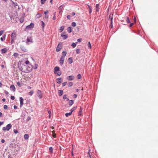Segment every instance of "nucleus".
Listing matches in <instances>:
<instances>
[{
  "label": "nucleus",
  "mask_w": 158,
  "mask_h": 158,
  "mask_svg": "<svg viewBox=\"0 0 158 158\" xmlns=\"http://www.w3.org/2000/svg\"><path fill=\"white\" fill-rule=\"evenodd\" d=\"M20 48L22 51L24 52H27V49L26 48V47L22 45H20Z\"/></svg>",
  "instance_id": "9d476101"
},
{
  "label": "nucleus",
  "mask_w": 158,
  "mask_h": 158,
  "mask_svg": "<svg viewBox=\"0 0 158 158\" xmlns=\"http://www.w3.org/2000/svg\"><path fill=\"white\" fill-rule=\"evenodd\" d=\"M90 150L89 149L88 152V154L89 157V158H92L91 157V155L90 154Z\"/></svg>",
  "instance_id": "3c124183"
},
{
  "label": "nucleus",
  "mask_w": 158,
  "mask_h": 158,
  "mask_svg": "<svg viewBox=\"0 0 158 158\" xmlns=\"http://www.w3.org/2000/svg\"><path fill=\"white\" fill-rule=\"evenodd\" d=\"M76 23L75 22H73L72 23L71 25L73 27H75L76 26Z\"/></svg>",
  "instance_id": "a19ab883"
},
{
  "label": "nucleus",
  "mask_w": 158,
  "mask_h": 158,
  "mask_svg": "<svg viewBox=\"0 0 158 158\" xmlns=\"http://www.w3.org/2000/svg\"><path fill=\"white\" fill-rule=\"evenodd\" d=\"M87 6L88 8L89 9V13L90 14L92 12V7L88 5H87Z\"/></svg>",
  "instance_id": "a211bd4d"
},
{
  "label": "nucleus",
  "mask_w": 158,
  "mask_h": 158,
  "mask_svg": "<svg viewBox=\"0 0 158 158\" xmlns=\"http://www.w3.org/2000/svg\"><path fill=\"white\" fill-rule=\"evenodd\" d=\"M7 108H8V106L7 105H5L4 106H3V108L4 109H7Z\"/></svg>",
  "instance_id": "6e6d98bb"
},
{
  "label": "nucleus",
  "mask_w": 158,
  "mask_h": 158,
  "mask_svg": "<svg viewBox=\"0 0 158 158\" xmlns=\"http://www.w3.org/2000/svg\"><path fill=\"white\" fill-rule=\"evenodd\" d=\"M74 102L73 100H70L69 102V104L70 106H72L74 103Z\"/></svg>",
  "instance_id": "412c9836"
},
{
  "label": "nucleus",
  "mask_w": 158,
  "mask_h": 158,
  "mask_svg": "<svg viewBox=\"0 0 158 158\" xmlns=\"http://www.w3.org/2000/svg\"><path fill=\"white\" fill-rule=\"evenodd\" d=\"M15 39H11V44H12L14 42Z\"/></svg>",
  "instance_id": "680f3d73"
},
{
  "label": "nucleus",
  "mask_w": 158,
  "mask_h": 158,
  "mask_svg": "<svg viewBox=\"0 0 158 158\" xmlns=\"http://www.w3.org/2000/svg\"><path fill=\"white\" fill-rule=\"evenodd\" d=\"M72 112H70L69 113H67L65 114V115L66 117H68L69 116H70L72 114Z\"/></svg>",
  "instance_id": "cd10ccee"
},
{
  "label": "nucleus",
  "mask_w": 158,
  "mask_h": 158,
  "mask_svg": "<svg viewBox=\"0 0 158 158\" xmlns=\"http://www.w3.org/2000/svg\"><path fill=\"white\" fill-rule=\"evenodd\" d=\"M41 16V14L39 13H38L36 15V17L37 18H40Z\"/></svg>",
  "instance_id": "2f4dec72"
},
{
  "label": "nucleus",
  "mask_w": 158,
  "mask_h": 158,
  "mask_svg": "<svg viewBox=\"0 0 158 158\" xmlns=\"http://www.w3.org/2000/svg\"><path fill=\"white\" fill-rule=\"evenodd\" d=\"M4 93L6 95H8V94H9L8 92L6 90H4Z\"/></svg>",
  "instance_id": "4d7b16f0"
},
{
  "label": "nucleus",
  "mask_w": 158,
  "mask_h": 158,
  "mask_svg": "<svg viewBox=\"0 0 158 158\" xmlns=\"http://www.w3.org/2000/svg\"><path fill=\"white\" fill-rule=\"evenodd\" d=\"M15 98V97L13 96H11L10 97V99L12 100H14Z\"/></svg>",
  "instance_id": "13d9d810"
},
{
  "label": "nucleus",
  "mask_w": 158,
  "mask_h": 158,
  "mask_svg": "<svg viewBox=\"0 0 158 158\" xmlns=\"http://www.w3.org/2000/svg\"><path fill=\"white\" fill-rule=\"evenodd\" d=\"M67 84V82H63V83H62V86L63 87H64V86H65Z\"/></svg>",
  "instance_id": "5fc2aeb1"
},
{
  "label": "nucleus",
  "mask_w": 158,
  "mask_h": 158,
  "mask_svg": "<svg viewBox=\"0 0 158 158\" xmlns=\"http://www.w3.org/2000/svg\"><path fill=\"white\" fill-rule=\"evenodd\" d=\"M61 78L60 77L57 78L56 79L57 83L59 84H60L61 82Z\"/></svg>",
  "instance_id": "393cba45"
},
{
  "label": "nucleus",
  "mask_w": 158,
  "mask_h": 158,
  "mask_svg": "<svg viewBox=\"0 0 158 158\" xmlns=\"http://www.w3.org/2000/svg\"><path fill=\"white\" fill-rule=\"evenodd\" d=\"M41 23L42 24L41 26L43 29H44L45 26V24L43 21H41Z\"/></svg>",
  "instance_id": "bb28decb"
},
{
  "label": "nucleus",
  "mask_w": 158,
  "mask_h": 158,
  "mask_svg": "<svg viewBox=\"0 0 158 158\" xmlns=\"http://www.w3.org/2000/svg\"><path fill=\"white\" fill-rule=\"evenodd\" d=\"M5 37H6V34H4V36L2 37L1 38L0 40L2 41H3L5 39Z\"/></svg>",
  "instance_id": "c756f323"
},
{
  "label": "nucleus",
  "mask_w": 158,
  "mask_h": 158,
  "mask_svg": "<svg viewBox=\"0 0 158 158\" xmlns=\"http://www.w3.org/2000/svg\"><path fill=\"white\" fill-rule=\"evenodd\" d=\"M76 53L77 54H79L80 53V49H77L76 50Z\"/></svg>",
  "instance_id": "e433bc0d"
},
{
  "label": "nucleus",
  "mask_w": 158,
  "mask_h": 158,
  "mask_svg": "<svg viewBox=\"0 0 158 158\" xmlns=\"http://www.w3.org/2000/svg\"><path fill=\"white\" fill-rule=\"evenodd\" d=\"M82 39H77V41L79 42H81V41Z\"/></svg>",
  "instance_id": "052dcab7"
},
{
  "label": "nucleus",
  "mask_w": 158,
  "mask_h": 158,
  "mask_svg": "<svg viewBox=\"0 0 158 158\" xmlns=\"http://www.w3.org/2000/svg\"><path fill=\"white\" fill-rule=\"evenodd\" d=\"M62 44V43L60 42L58 44L57 47L56 48V52H59L62 49V46L61 45V44Z\"/></svg>",
  "instance_id": "0eeeda50"
},
{
  "label": "nucleus",
  "mask_w": 158,
  "mask_h": 158,
  "mask_svg": "<svg viewBox=\"0 0 158 158\" xmlns=\"http://www.w3.org/2000/svg\"><path fill=\"white\" fill-rule=\"evenodd\" d=\"M54 73L55 74H57L58 76L61 75V73L60 72V68L59 67H56L54 69Z\"/></svg>",
  "instance_id": "7ed1b4c3"
},
{
  "label": "nucleus",
  "mask_w": 158,
  "mask_h": 158,
  "mask_svg": "<svg viewBox=\"0 0 158 158\" xmlns=\"http://www.w3.org/2000/svg\"><path fill=\"white\" fill-rule=\"evenodd\" d=\"M71 45L73 48H74L76 47V44H75L74 43H72Z\"/></svg>",
  "instance_id": "79ce46f5"
},
{
  "label": "nucleus",
  "mask_w": 158,
  "mask_h": 158,
  "mask_svg": "<svg viewBox=\"0 0 158 158\" xmlns=\"http://www.w3.org/2000/svg\"><path fill=\"white\" fill-rule=\"evenodd\" d=\"M64 26H62L60 27L59 29V31L60 32H62L64 30Z\"/></svg>",
  "instance_id": "a878e982"
},
{
  "label": "nucleus",
  "mask_w": 158,
  "mask_h": 158,
  "mask_svg": "<svg viewBox=\"0 0 158 158\" xmlns=\"http://www.w3.org/2000/svg\"><path fill=\"white\" fill-rule=\"evenodd\" d=\"M13 56H14L17 57L18 56V53L15 52Z\"/></svg>",
  "instance_id": "8fccbe9b"
},
{
  "label": "nucleus",
  "mask_w": 158,
  "mask_h": 158,
  "mask_svg": "<svg viewBox=\"0 0 158 158\" xmlns=\"http://www.w3.org/2000/svg\"><path fill=\"white\" fill-rule=\"evenodd\" d=\"M66 79L69 81H72L74 79V77L73 75L68 76L67 77Z\"/></svg>",
  "instance_id": "ddd939ff"
},
{
  "label": "nucleus",
  "mask_w": 158,
  "mask_h": 158,
  "mask_svg": "<svg viewBox=\"0 0 158 158\" xmlns=\"http://www.w3.org/2000/svg\"><path fill=\"white\" fill-rule=\"evenodd\" d=\"M34 27V24L33 23H31L30 25L26 26V30H29L33 28Z\"/></svg>",
  "instance_id": "39448f33"
},
{
  "label": "nucleus",
  "mask_w": 158,
  "mask_h": 158,
  "mask_svg": "<svg viewBox=\"0 0 158 158\" xmlns=\"http://www.w3.org/2000/svg\"><path fill=\"white\" fill-rule=\"evenodd\" d=\"M82 109L81 107H80L79 110V111L78 112V116H81V113L82 112Z\"/></svg>",
  "instance_id": "5701e85b"
},
{
  "label": "nucleus",
  "mask_w": 158,
  "mask_h": 158,
  "mask_svg": "<svg viewBox=\"0 0 158 158\" xmlns=\"http://www.w3.org/2000/svg\"><path fill=\"white\" fill-rule=\"evenodd\" d=\"M15 134H17L18 132V131L17 130L14 129L13 130Z\"/></svg>",
  "instance_id": "09e8293b"
},
{
  "label": "nucleus",
  "mask_w": 158,
  "mask_h": 158,
  "mask_svg": "<svg viewBox=\"0 0 158 158\" xmlns=\"http://www.w3.org/2000/svg\"><path fill=\"white\" fill-rule=\"evenodd\" d=\"M68 62L69 64H72L73 62V59L72 57H70L68 59Z\"/></svg>",
  "instance_id": "4be33fe9"
},
{
  "label": "nucleus",
  "mask_w": 158,
  "mask_h": 158,
  "mask_svg": "<svg viewBox=\"0 0 158 158\" xmlns=\"http://www.w3.org/2000/svg\"><path fill=\"white\" fill-rule=\"evenodd\" d=\"M73 97L74 98H76L77 97V94H74L73 95Z\"/></svg>",
  "instance_id": "338daca9"
},
{
  "label": "nucleus",
  "mask_w": 158,
  "mask_h": 158,
  "mask_svg": "<svg viewBox=\"0 0 158 158\" xmlns=\"http://www.w3.org/2000/svg\"><path fill=\"white\" fill-rule=\"evenodd\" d=\"M126 21L128 23H130L131 22L130 20L128 17H126Z\"/></svg>",
  "instance_id": "473e14b6"
},
{
  "label": "nucleus",
  "mask_w": 158,
  "mask_h": 158,
  "mask_svg": "<svg viewBox=\"0 0 158 158\" xmlns=\"http://www.w3.org/2000/svg\"><path fill=\"white\" fill-rule=\"evenodd\" d=\"M37 95L40 99L42 98V92L41 90H38L37 91Z\"/></svg>",
  "instance_id": "1a4fd4ad"
},
{
  "label": "nucleus",
  "mask_w": 158,
  "mask_h": 158,
  "mask_svg": "<svg viewBox=\"0 0 158 158\" xmlns=\"http://www.w3.org/2000/svg\"><path fill=\"white\" fill-rule=\"evenodd\" d=\"M87 45H88V47L89 48H91V45L89 41L88 42Z\"/></svg>",
  "instance_id": "ea45409f"
},
{
  "label": "nucleus",
  "mask_w": 158,
  "mask_h": 158,
  "mask_svg": "<svg viewBox=\"0 0 158 158\" xmlns=\"http://www.w3.org/2000/svg\"><path fill=\"white\" fill-rule=\"evenodd\" d=\"M14 109L15 110V109H16L17 108V106H16L14 105Z\"/></svg>",
  "instance_id": "774afa93"
},
{
  "label": "nucleus",
  "mask_w": 158,
  "mask_h": 158,
  "mask_svg": "<svg viewBox=\"0 0 158 158\" xmlns=\"http://www.w3.org/2000/svg\"><path fill=\"white\" fill-rule=\"evenodd\" d=\"M58 94L59 96H61L63 94V91L62 90H59L58 91Z\"/></svg>",
  "instance_id": "aec40b11"
},
{
  "label": "nucleus",
  "mask_w": 158,
  "mask_h": 158,
  "mask_svg": "<svg viewBox=\"0 0 158 158\" xmlns=\"http://www.w3.org/2000/svg\"><path fill=\"white\" fill-rule=\"evenodd\" d=\"M18 66L19 69L21 71L24 73H25V69L26 67V65L24 64H21V63L19 61L18 63Z\"/></svg>",
  "instance_id": "f03ea898"
},
{
  "label": "nucleus",
  "mask_w": 158,
  "mask_h": 158,
  "mask_svg": "<svg viewBox=\"0 0 158 158\" xmlns=\"http://www.w3.org/2000/svg\"><path fill=\"white\" fill-rule=\"evenodd\" d=\"M67 18L68 19H70V15H68L67 16Z\"/></svg>",
  "instance_id": "e2e57ef3"
},
{
  "label": "nucleus",
  "mask_w": 158,
  "mask_h": 158,
  "mask_svg": "<svg viewBox=\"0 0 158 158\" xmlns=\"http://www.w3.org/2000/svg\"><path fill=\"white\" fill-rule=\"evenodd\" d=\"M31 119V118L30 116H28L27 119V121H29Z\"/></svg>",
  "instance_id": "de8ad7c7"
},
{
  "label": "nucleus",
  "mask_w": 158,
  "mask_h": 158,
  "mask_svg": "<svg viewBox=\"0 0 158 158\" xmlns=\"http://www.w3.org/2000/svg\"><path fill=\"white\" fill-rule=\"evenodd\" d=\"M31 66H28L26 65V67L25 69V73H28L31 72L32 70V65H31Z\"/></svg>",
  "instance_id": "423d86ee"
},
{
  "label": "nucleus",
  "mask_w": 158,
  "mask_h": 158,
  "mask_svg": "<svg viewBox=\"0 0 158 158\" xmlns=\"http://www.w3.org/2000/svg\"><path fill=\"white\" fill-rule=\"evenodd\" d=\"M46 0H41V3L42 4H44Z\"/></svg>",
  "instance_id": "49530a36"
},
{
  "label": "nucleus",
  "mask_w": 158,
  "mask_h": 158,
  "mask_svg": "<svg viewBox=\"0 0 158 158\" xmlns=\"http://www.w3.org/2000/svg\"><path fill=\"white\" fill-rule=\"evenodd\" d=\"M7 50L6 48H3L1 50V52L2 54L5 53L7 52Z\"/></svg>",
  "instance_id": "dca6fc26"
},
{
  "label": "nucleus",
  "mask_w": 158,
  "mask_h": 158,
  "mask_svg": "<svg viewBox=\"0 0 158 158\" xmlns=\"http://www.w3.org/2000/svg\"><path fill=\"white\" fill-rule=\"evenodd\" d=\"M13 4H14V6L15 8H17V6H18V7H19V6L18 5V4L17 3L13 2Z\"/></svg>",
  "instance_id": "c03bdc74"
},
{
  "label": "nucleus",
  "mask_w": 158,
  "mask_h": 158,
  "mask_svg": "<svg viewBox=\"0 0 158 158\" xmlns=\"http://www.w3.org/2000/svg\"><path fill=\"white\" fill-rule=\"evenodd\" d=\"M4 31L3 30H1L0 31V36L2 35L4 32Z\"/></svg>",
  "instance_id": "603ef678"
},
{
  "label": "nucleus",
  "mask_w": 158,
  "mask_h": 158,
  "mask_svg": "<svg viewBox=\"0 0 158 158\" xmlns=\"http://www.w3.org/2000/svg\"><path fill=\"white\" fill-rule=\"evenodd\" d=\"M63 9V5H61L58 8V10H60L59 13H61L62 12V9Z\"/></svg>",
  "instance_id": "b1692460"
},
{
  "label": "nucleus",
  "mask_w": 158,
  "mask_h": 158,
  "mask_svg": "<svg viewBox=\"0 0 158 158\" xmlns=\"http://www.w3.org/2000/svg\"><path fill=\"white\" fill-rule=\"evenodd\" d=\"M10 89L11 91H12L14 92H15L16 90L15 88L14 85H11L10 86Z\"/></svg>",
  "instance_id": "f8f14e48"
},
{
  "label": "nucleus",
  "mask_w": 158,
  "mask_h": 158,
  "mask_svg": "<svg viewBox=\"0 0 158 158\" xmlns=\"http://www.w3.org/2000/svg\"><path fill=\"white\" fill-rule=\"evenodd\" d=\"M49 151L51 152V153H52L53 152V148L52 147H50L49 148Z\"/></svg>",
  "instance_id": "c9c22d12"
},
{
  "label": "nucleus",
  "mask_w": 158,
  "mask_h": 158,
  "mask_svg": "<svg viewBox=\"0 0 158 158\" xmlns=\"http://www.w3.org/2000/svg\"><path fill=\"white\" fill-rule=\"evenodd\" d=\"M67 98V95L66 94H64L63 95V98L64 99H66Z\"/></svg>",
  "instance_id": "864d4df0"
},
{
  "label": "nucleus",
  "mask_w": 158,
  "mask_h": 158,
  "mask_svg": "<svg viewBox=\"0 0 158 158\" xmlns=\"http://www.w3.org/2000/svg\"><path fill=\"white\" fill-rule=\"evenodd\" d=\"M61 36L63 37V39L64 40H65L68 38V36L66 35H63V33L61 34Z\"/></svg>",
  "instance_id": "6ab92c4d"
},
{
  "label": "nucleus",
  "mask_w": 158,
  "mask_h": 158,
  "mask_svg": "<svg viewBox=\"0 0 158 158\" xmlns=\"http://www.w3.org/2000/svg\"><path fill=\"white\" fill-rule=\"evenodd\" d=\"M130 23V24L129 25V27H131L133 25V23Z\"/></svg>",
  "instance_id": "0e129e2a"
},
{
  "label": "nucleus",
  "mask_w": 158,
  "mask_h": 158,
  "mask_svg": "<svg viewBox=\"0 0 158 158\" xmlns=\"http://www.w3.org/2000/svg\"><path fill=\"white\" fill-rule=\"evenodd\" d=\"M16 34L15 32V31H14L12 33L11 35L10 39H14L15 40L16 39Z\"/></svg>",
  "instance_id": "9b49d317"
},
{
  "label": "nucleus",
  "mask_w": 158,
  "mask_h": 158,
  "mask_svg": "<svg viewBox=\"0 0 158 158\" xmlns=\"http://www.w3.org/2000/svg\"><path fill=\"white\" fill-rule=\"evenodd\" d=\"M73 85V83L72 82H69L68 84V87H71V86H72Z\"/></svg>",
  "instance_id": "4c0bfd02"
},
{
  "label": "nucleus",
  "mask_w": 158,
  "mask_h": 158,
  "mask_svg": "<svg viewBox=\"0 0 158 158\" xmlns=\"http://www.w3.org/2000/svg\"><path fill=\"white\" fill-rule=\"evenodd\" d=\"M17 84L19 86L21 87L22 85L20 82L18 81L17 83Z\"/></svg>",
  "instance_id": "a18cd8bd"
},
{
  "label": "nucleus",
  "mask_w": 158,
  "mask_h": 158,
  "mask_svg": "<svg viewBox=\"0 0 158 158\" xmlns=\"http://www.w3.org/2000/svg\"><path fill=\"white\" fill-rule=\"evenodd\" d=\"M48 113L49 114V118H50V117H51V111L49 110H48Z\"/></svg>",
  "instance_id": "37998d69"
},
{
  "label": "nucleus",
  "mask_w": 158,
  "mask_h": 158,
  "mask_svg": "<svg viewBox=\"0 0 158 158\" xmlns=\"http://www.w3.org/2000/svg\"><path fill=\"white\" fill-rule=\"evenodd\" d=\"M76 108H77L76 106H75V107H73V108H72L71 109V112L72 113L74 110H75L76 109Z\"/></svg>",
  "instance_id": "72a5a7b5"
},
{
  "label": "nucleus",
  "mask_w": 158,
  "mask_h": 158,
  "mask_svg": "<svg viewBox=\"0 0 158 158\" xmlns=\"http://www.w3.org/2000/svg\"><path fill=\"white\" fill-rule=\"evenodd\" d=\"M48 10H46V11H45L44 12V14L45 15H46L48 13Z\"/></svg>",
  "instance_id": "69168bd1"
},
{
  "label": "nucleus",
  "mask_w": 158,
  "mask_h": 158,
  "mask_svg": "<svg viewBox=\"0 0 158 158\" xmlns=\"http://www.w3.org/2000/svg\"><path fill=\"white\" fill-rule=\"evenodd\" d=\"M34 93L33 91H31L28 93V94L30 96H32Z\"/></svg>",
  "instance_id": "f704fd0d"
},
{
  "label": "nucleus",
  "mask_w": 158,
  "mask_h": 158,
  "mask_svg": "<svg viewBox=\"0 0 158 158\" xmlns=\"http://www.w3.org/2000/svg\"><path fill=\"white\" fill-rule=\"evenodd\" d=\"M33 39L32 36H30L29 37H27V39L26 43L27 44H29L28 43L30 42L32 43L33 41H32Z\"/></svg>",
  "instance_id": "6e6552de"
},
{
  "label": "nucleus",
  "mask_w": 158,
  "mask_h": 158,
  "mask_svg": "<svg viewBox=\"0 0 158 158\" xmlns=\"http://www.w3.org/2000/svg\"><path fill=\"white\" fill-rule=\"evenodd\" d=\"M29 138V136L27 134H25L24 136V138L25 139H27Z\"/></svg>",
  "instance_id": "c85d7f7f"
},
{
  "label": "nucleus",
  "mask_w": 158,
  "mask_h": 158,
  "mask_svg": "<svg viewBox=\"0 0 158 158\" xmlns=\"http://www.w3.org/2000/svg\"><path fill=\"white\" fill-rule=\"evenodd\" d=\"M77 78L78 79H80L81 78V75L80 74H78L77 76Z\"/></svg>",
  "instance_id": "58836bf2"
},
{
  "label": "nucleus",
  "mask_w": 158,
  "mask_h": 158,
  "mask_svg": "<svg viewBox=\"0 0 158 158\" xmlns=\"http://www.w3.org/2000/svg\"><path fill=\"white\" fill-rule=\"evenodd\" d=\"M67 52L65 51H63L62 53V55L59 60L60 64L61 65H62L64 63V58Z\"/></svg>",
  "instance_id": "f257e3e1"
},
{
  "label": "nucleus",
  "mask_w": 158,
  "mask_h": 158,
  "mask_svg": "<svg viewBox=\"0 0 158 158\" xmlns=\"http://www.w3.org/2000/svg\"><path fill=\"white\" fill-rule=\"evenodd\" d=\"M19 100L20 102V107H22L23 104V99L22 97H20L19 98Z\"/></svg>",
  "instance_id": "4468645a"
},
{
  "label": "nucleus",
  "mask_w": 158,
  "mask_h": 158,
  "mask_svg": "<svg viewBox=\"0 0 158 158\" xmlns=\"http://www.w3.org/2000/svg\"><path fill=\"white\" fill-rule=\"evenodd\" d=\"M67 31L69 33H71L72 32V28L71 27H69L67 28Z\"/></svg>",
  "instance_id": "7c9ffc66"
},
{
  "label": "nucleus",
  "mask_w": 158,
  "mask_h": 158,
  "mask_svg": "<svg viewBox=\"0 0 158 158\" xmlns=\"http://www.w3.org/2000/svg\"><path fill=\"white\" fill-rule=\"evenodd\" d=\"M25 63L26 64H28L30 63V62L28 60H27L25 61Z\"/></svg>",
  "instance_id": "bf43d9fd"
},
{
  "label": "nucleus",
  "mask_w": 158,
  "mask_h": 158,
  "mask_svg": "<svg viewBox=\"0 0 158 158\" xmlns=\"http://www.w3.org/2000/svg\"><path fill=\"white\" fill-rule=\"evenodd\" d=\"M95 7L96 8V12H98L99 11L100 9V6L99 4H96L95 6Z\"/></svg>",
  "instance_id": "f3484780"
},
{
  "label": "nucleus",
  "mask_w": 158,
  "mask_h": 158,
  "mask_svg": "<svg viewBox=\"0 0 158 158\" xmlns=\"http://www.w3.org/2000/svg\"><path fill=\"white\" fill-rule=\"evenodd\" d=\"M11 127H12V125L11 124L9 123V124H8L6 125V127H3L2 128V130L4 131H5L6 130L8 131Z\"/></svg>",
  "instance_id": "20e7f679"
},
{
  "label": "nucleus",
  "mask_w": 158,
  "mask_h": 158,
  "mask_svg": "<svg viewBox=\"0 0 158 158\" xmlns=\"http://www.w3.org/2000/svg\"><path fill=\"white\" fill-rule=\"evenodd\" d=\"M113 14H110L108 18V20L110 19V23L113 22Z\"/></svg>",
  "instance_id": "2eb2a0df"
}]
</instances>
